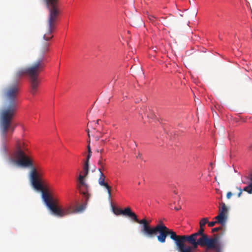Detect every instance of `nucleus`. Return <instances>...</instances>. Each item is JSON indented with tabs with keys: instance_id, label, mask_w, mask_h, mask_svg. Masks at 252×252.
<instances>
[{
	"instance_id": "1",
	"label": "nucleus",
	"mask_w": 252,
	"mask_h": 252,
	"mask_svg": "<svg viewBox=\"0 0 252 252\" xmlns=\"http://www.w3.org/2000/svg\"><path fill=\"white\" fill-rule=\"evenodd\" d=\"M46 5L49 10V15L47 21V30L43 35L45 40L42 43L39 50L38 59L31 65L18 71L16 78H18L23 75L29 76L31 83V93L34 94L37 89L39 81L38 76L45 67L46 54L49 51L50 43L47 41L51 39L53 35L52 32L55 29L56 23L59 11L57 7V0H46Z\"/></svg>"
},
{
	"instance_id": "11",
	"label": "nucleus",
	"mask_w": 252,
	"mask_h": 252,
	"mask_svg": "<svg viewBox=\"0 0 252 252\" xmlns=\"http://www.w3.org/2000/svg\"><path fill=\"white\" fill-rule=\"evenodd\" d=\"M112 210L113 212L116 215H125V211H126V208L124 209V210H122L120 208L116 207L115 206H112Z\"/></svg>"
},
{
	"instance_id": "2",
	"label": "nucleus",
	"mask_w": 252,
	"mask_h": 252,
	"mask_svg": "<svg viewBox=\"0 0 252 252\" xmlns=\"http://www.w3.org/2000/svg\"><path fill=\"white\" fill-rule=\"evenodd\" d=\"M27 151L28 148L26 143L24 141L17 140L12 157L9 158L10 162L21 167L31 168L30 176L32 186L36 190L41 191L42 198L50 211L61 216V210L55 206L53 197L45 188L46 186L45 182L42 179L43 174L42 169L39 166L35 167L33 158L27 154Z\"/></svg>"
},
{
	"instance_id": "7",
	"label": "nucleus",
	"mask_w": 252,
	"mask_h": 252,
	"mask_svg": "<svg viewBox=\"0 0 252 252\" xmlns=\"http://www.w3.org/2000/svg\"><path fill=\"white\" fill-rule=\"evenodd\" d=\"M221 207L219 208V214L215 219L218 220L219 223L222 226H225L228 216V209L224 203H221Z\"/></svg>"
},
{
	"instance_id": "15",
	"label": "nucleus",
	"mask_w": 252,
	"mask_h": 252,
	"mask_svg": "<svg viewBox=\"0 0 252 252\" xmlns=\"http://www.w3.org/2000/svg\"><path fill=\"white\" fill-rule=\"evenodd\" d=\"M208 222V220L207 218H204L201 220L199 222L200 226L203 227Z\"/></svg>"
},
{
	"instance_id": "14",
	"label": "nucleus",
	"mask_w": 252,
	"mask_h": 252,
	"mask_svg": "<svg viewBox=\"0 0 252 252\" xmlns=\"http://www.w3.org/2000/svg\"><path fill=\"white\" fill-rule=\"evenodd\" d=\"M87 149H88V155L87 156L86 160L85 161L89 162V160H90V158L91 157V156H92V151H91L90 146L89 145H88Z\"/></svg>"
},
{
	"instance_id": "5",
	"label": "nucleus",
	"mask_w": 252,
	"mask_h": 252,
	"mask_svg": "<svg viewBox=\"0 0 252 252\" xmlns=\"http://www.w3.org/2000/svg\"><path fill=\"white\" fill-rule=\"evenodd\" d=\"M140 224H142L140 230L141 233L146 237L153 238L158 232L159 234L157 236V239L159 242L165 243L168 235H169L170 238L175 241L176 237V233L172 229L168 228L162 220H160L158 224L154 227L150 226V222L145 219L141 220Z\"/></svg>"
},
{
	"instance_id": "4",
	"label": "nucleus",
	"mask_w": 252,
	"mask_h": 252,
	"mask_svg": "<svg viewBox=\"0 0 252 252\" xmlns=\"http://www.w3.org/2000/svg\"><path fill=\"white\" fill-rule=\"evenodd\" d=\"M19 90V84L16 81L9 85L3 91L5 102L3 108L0 111V126L4 135L10 127L11 121L16 113Z\"/></svg>"
},
{
	"instance_id": "17",
	"label": "nucleus",
	"mask_w": 252,
	"mask_h": 252,
	"mask_svg": "<svg viewBox=\"0 0 252 252\" xmlns=\"http://www.w3.org/2000/svg\"><path fill=\"white\" fill-rule=\"evenodd\" d=\"M218 222V221H211V222H208V226L209 227H213L214 226L216 223Z\"/></svg>"
},
{
	"instance_id": "18",
	"label": "nucleus",
	"mask_w": 252,
	"mask_h": 252,
	"mask_svg": "<svg viewBox=\"0 0 252 252\" xmlns=\"http://www.w3.org/2000/svg\"><path fill=\"white\" fill-rule=\"evenodd\" d=\"M136 158H138V159H140L141 160L143 159L142 155L140 152H138V155L136 156Z\"/></svg>"
},
{
	"instance_id": "9",
	"label": "nucleus",
	"mask_w": 252,
	"mask_h": 252,
	"mask_svg": "<svg viewBox=\"0 0 252 252\" xmlns=\"http://www.w3.org/2000/svg\"><path fill=\"white\" fill-rule=\"evenodd\" d=\"M89 170V162L85 161L83 167L82 173L83 175L80 174L78 177V180L81 186L87 187V185L85 182V178L88 175Z\"/></svg>"
},
{
	"instance_id": "6",
	"label": "nucleus",
	"mask_w": 252,
	"mask_h": 252,
	"mask_svg": "<svg viewBox=\"0 0 252 252\" xmlns=\"http://www.w3.org/2000/svg\"><path fill=\"white\" fill-rule=\"evenodd\" d=\"M57 202V200L54 199V203L55 206L57 208H58L60 210H61V216H59L58 215L55 214L53 212H52L54 215H55L58 217H63L64 216L69 215L71 213L82 212L85 209V208H86V205L85 204H81V205H79L78 207H77L75 209H73L71 208V207L62 209L58 206Z\"/></svg>"
},
{
	"instance_id": "20",
	"label": "nucleus",
	"mask_w": 252,
	"mask_h": 252,
	"mask_svg": "<svg viewBox=\"0 0 252 252\" xmlns=\"http://www.w3.org/2000/svg\"><path fill=\"white\" fill-rule=\"evenodd\" d=\"M232 195V193L231 192H228L226 194L227 198L230 199Z\"/></svg>"
},
{
	"instance_id": "24",
	"label": "nucleus",
	"mask_w": 252,
	"mask_h": 252,
	"mask_svg": "<svg viewBox=\"0 0 252 252\" xmlns=\"http://www.w3.org/2000/svg\"><path fill=\"white\" fill-rule=\"evenodd\" d=\"M216 191L217 193H219V192H220V190L219 189H216Z\"/></svg>"
},
{
	"instance_id": "25",
	"label": "nucleus",
	"mask_w": 252,
	"mask_h": 252,
	"mask_svg": "<svg viewBox=\"0 0 252 252\" xmlns=\"http://www.w3.org/2000/svg\"><path fill=\"white\" fill-rule=\"evenodd\" d=\"M87 131H88V135L89 137H90V134H89V130H87Z\"/></svg>"
},
{
	"instance_id": "12",
	"label": "nucleus",
	"mask_w": 252,
	"mask_h": 252,
	"mask_svg": "<svg viewBox=\"0 0 252 252\" xmlns=\"http://www.w3.org/2000/svg\"><path fill=\"white\" fill-rule=\"evenodd\" d=\"M97 164L99 166L98 168L99 172H103V171L105 170V163L103 162L102 157H100V158L98 161Z\"/></svg>"
},
{
	"instance_id": "28",
	"label": "nucleus",
	"mask_w": 252,
	"mask_h": 252,
	"mask_svg": "<svg viewBox=\"0 0 252 252\" xmlns=\"http://www.w3.org/2000/svg\"><path fill=\"white\" fill-rule=\"evenodd\" d=\"M215 179L216 181H217V178L216 177L215 178Z\"/></svg>"
},
{
	"instance_id": "22",
	"label": "nucleus",
	"mask_w": 252,
	"mask_h": 252,
	"mask_svg": "<svg viewBox=\"0 0 252 252\" xmlns=\"http://www.w3.org/2000/svg\"><path fill=\"white\" fill-rule=\"evenodd\" d=\"M181 207H175L174 208V209H175V210H176V211H178V210H180V209H181Z\"/></svg>"
},
{
	"instance_id": "26",
	"label": "nucleus",
	"mask_w": 252,
	"mask_h": 252,
	"mask_svg": "<svg viewBox=\"0 0 252 252\" xmlns=\"http://www.w3.org/2000/svg\"><path fill=\"white\" fill-rule=\"evenodd\" d=\"M249 148L250 149H252V145L250 146Z\"/></svg>"
},
{
	"instance_id": "10",
	"label": "nucleus",
	"mask_w": 252,
	"mask_h": 252,
	"mask_svg": "<svg viewBox=\"0 0 252 252\" xmlns=\"http://www.w3.org/2000/svg\"><path fill=\"white\" fill-rule=\"evenodd\" d=\"M125 216H128L132 219L134 221L140 224L141 220H139L137 218L136 215L133 212L131 211V209L129 207L126 208Z\"/></svg>"
},
{
	"instance_id": "23",
	"label": "nucleus",
	"mask_w": 252,
	"mask_h": 252,
	"mask_svg": "<svg viewBox=\"0 0 252 252\" xmlns=\"http://www.w3.org/2000/svg\"><path fill=\"white\" fill-rule=\"evenodd\" d=\"M80 192L85 196H87L88 195V193L87 192H82L81 190Z\"/></svg>"
},
{
	"instance_id": "16",
	"label": "nucleus",
	"mask_w": 252,
	"mask_h": 252,
	"mask_svg": "<svg viewBox=\"0 0 252 252\" xmlns=\"http://www.w3.org/2000/svg\"><path fill=\"white\" fill-rule=\"evenodd\" d=\"M224 226H222L221 225V226L214 228H213L212 229V232H218V231H219V230H222L224 232Z\"/></svg>"
},
{
	"instance_id": "13",
	"label": "nucleus",
	"mask_w": 252,
	"mask_h": 252,
	"mask_svg": "<svg viewBox=\"0 0 252 252\" xmlns=\"http://www.w3.org/2000/svg\"><path fill=\"white\" fill-rule=\"evenodd\" d=\"M251 182L249 185L243 189V190L247 191L249 194L252 193V175L250 178Z\"/></svg>"
},
{
	"instance_id": "21",
	"label": "nucleus",
	"mask_w": 252,
	"mask_h": 252,
	"mask_svg": "<svg viewBox=\"0 0 252 252\" xmlns=\"http://www.w3.org/2000/svg\"><path fill=\"white\" fill-rule=\"evenodd\" d=\"M149 19L151 20V21H153L154 19H155V17L152 16V15H150L149 16Z\"/></svg>"
},
{
	"instance_id": "3",
	"label": "nucleus",
	"mask_w": 252,
	"mask_h": 252,
	"mask_svg": "<svg viewBox=\"0 0 252 252\" xmlns=\"http://www.w3.org/2000/svg\"><path fill=\"white\" fill-rule=\"evenodd\" d=\"M203 227L200 226L197 232L189 235H177L175 242L180 252H221L219 237L215 235L209 238L204 233Z\"/></svg>"
},
{
	"instance_id": "8",
	"label": "nucleus",
	"mask_w": 252,
	"mask_h": 252,
	"mask_svg": "<svg viewBox=\"0 0 252 252\" xmlns=\"http://www.w3.org/2000/svg\"><path fill=\"white\" fill-rule=\"evenodd\" d=\"M105 178L106 177L103 173L100 172L98 179V183L100 186L104 187L107 189L108 199H110L111 197V187L105 181Z\"/></svg>"
},
{
	"instance_id": "19",
	"label": "nucleus",
	"mask_w": 252,
	"mask_h": 252,
	"mask_svg": "<svg viewBox=\"0 0 252 252\" xmlns=\"http://www.w3.org/2000/svg\"><path fill=\"white\" fill-rule=\"evenodd\" d=\"M237 189H239V193H238V196L239 197H240L241 196V195L242 193V191H243V189H242L241 188H237Z\"/></svg>"
},
{
	"instance_id": "27",
	"label": "nucleus",
	"mask_w": 252,
	"mask_h": 252,
	"mask_svg": "<svg viewBox=\"0 0 252 252\" xmlns=\"http://www.w3.org/2000/svg\"><path fill=\"white\" fill-rule=\"evenodd\" d=\"M98 121L99 120H97V122H96V124H98Z\"/></svg>"
}]
</instances>
